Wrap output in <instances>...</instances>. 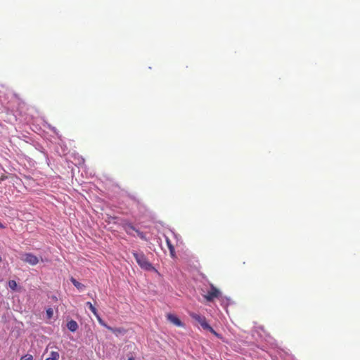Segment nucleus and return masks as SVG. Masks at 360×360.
<instances>
[{"mask_svg": "<svg viewBox=\"0 0 360 360\" xmlns=\"http://www.w3.org/2000/svg\"><path fill=\"white\" fill-rule=\"evenodd\" d=\"M133 256L134 257L137 264L140 266L141 268L148 271L153 269V265L148 260L143 252L138 253L134 252Z\"/></svg>", "mask_w": 360, "mask_h": 360, "instance_id": "1", "label": "nucleus"}, {"mask_svg": "<svg viewBox=\"0 0 360 360\" xmlns=\"http://www.w3.org/2000/svg\"><path fill=\"white\" fill-rule=\"evenodd\" d=\"M221 296V292L210 284V289L207 291V294L204 295L205 299L208 302H212L214 299L219 298Z\"/></svg>", "mask_w": 360, "mask_h": 360, "instance_id": "2", "label": "nucleus"}, {"mask_svg": "<svg viewBox=\"0 0 360 360\" xmlns=\"http://www.w3.org/2000/svg\"><path fill=\"white\" fill-rule=\"evenodd\" d=\"M190 316L196 321L203 329L206 330L208 326H210L208 323L207 322L206 318L203 316H201L200 314H198L196 313L192 312L190 313Z\"/></svg>", "mask_w": 360, "mask_h": 360, "instance_id": "3", "label": "nucleus"}, {"mask_svg": "<svg viewBox=\"0 0 360 360\" xmlns=\"http://www.w3.org/2000/svg\"><path fill=\"white\" fill-rule=\"evenodd\" d=\"M21 259L28 263L30 265L34 266L39 262V259L37 256L32 253H25L22 255Z\"/></svg>", "mask_w": 360, "mask_h": 360, "instance_id": "4", "label": "nucleus"}, {"mask_svg": "<svg viewBox=\"0 0 360 360\" xmlns=\"http://www.w3.org/2000/svg\"><path fill=\"white\" fill-rule=\"evenodd\" d=\"M123 229L129 235L133 236V231H136V228L129 222H124L122 224Z\"/></svg>", "mask_w": 360, "mask_h": 360, "instance_id": "5", "label": "nucleus"}, {"mask_svg": "<svg viewBox=\"0 0 360 360\" xmlns=\"http://www.w3.org/2000/svg\"><path fill=\"white\" fill-rule=\"evenodd\" d=\"M167 319L171 323L174 324L175 326H184V324L180 321V319L177 316H176L175 315L169 314H167Z\"/></svg>", "mask_w": 360, "mask_h": 360, "instance_id": "6", "label": "nucleus"}, {"mask_svg": "<svg viewBox=\"0 0 360 360\" xmlns=\"http://www.w3.org/2000/svg\"><path fill=\"white\" fill-rule=\"evenodd\" d=\"M67 327L71 332H75L78 329V324L75 321L71 320L68 322Z\"/></svg>", "mask_w": 360, "mask_h": 360, "instance_id": "7", "label": "nucleus"}, {"mask_svg": "<svg viewBox=\"0 0 360 360\" xmlns=\"http://www.w3.org/2000/svg\"><path fill=\"white\" fill-rule=\"evenodd\" d=\"M70 281L72 282V283L79 290H82L84 288V285L78 282L75 278H74L73 277H72L70 278Z\"/></svg>", "mask_w": 360, "mask_h": 360, "instance_id": "8", "label": "nucleus"}, {"mask_svg": "<svg viewBox=\"0 0 360 360\" xmlns=\"http://www.w3.org/2000/svg\"><path fill=\"white\" fill-rule=\"evenodd\" d=\"M108 330H109L110 331L112 332L115 334L123 333L125 332L124 328H112L110 326L108 327Z\"/></svg>", "mask_w": 360, "mask_h": 360, "instance_id": "9", "label": "nucleus"}, {"mask_svg": "<svg viewBox=\"0 0 360 360\" xmlns=\"http://www.w3.org/2000/svg\"><path fill=\"white\" fill-rule=\"evenodd\" d=\"M59 356L60 355L58 352L52 351L50 353V356L47 358L46 360H58Z\"/></svg>", "mask_w": 360, "mask_h": 360, "instance_id": "10", "label": "nucleus"}, {"mask_svg": "<svg viewBox=\"0 0 360 360\" xmlns=\"http://www.w3.org/2000/svg\"><path fill=\"white\" fill-rule=\"evenodd\" d=\"M86 305L89 307V308L92 311V313L95 316H97L98 311H97V309H96V307L90 302H87Z\"/></svg>", "mask_w": 360, "mask_h": 360, "instance_id": "11", "label": "nucleus"}, {"mask_svg": "<svg viewBox=\"0 0 360 360\" xmlns=\"http://www.w3.org/2000/svg\"><path fill=\"white\" fill-rule=\"evenodd\" d=\"M8 286L12 290H15V288H17V283H16V281H14V280L9 281H8Z\"/></svg>", "mask_w": 360, "mask_h": 360, "instance_id": "12", "label": "nucleus"}, {"mask_svg": "<svg viewBox=\"0 0 360 360\" xmlns=\"http://www.w3.org/2000/svg\"><path fill=\"white\" fill-rule=\"evenodd\" d=\"M96 317L97 318V320L98 321V323L104 326L105 328H106L108 329V327H109V326H108L103 321V319L100 317V316L98 315V314H97V316H96Z\"/></svg>", "mask_w": 360, "mask_h": 360, "instance_id": "13", "label": "nucleus"}, {"mask_svg": "<svg viewBox=\"0 0 360 360\" xmlns=\"http://www.w3.org/2000/svg\"><path fill=\"white\" fill-rule=\"evenodd\" d=\"M136 233H137L138 236H139L140 238H141V239H142V240H147V238H146V235H145L143 232H141V231H139V230H137V229L136 230Z\"/></svg>", "mask_w": 360, "mask_h": 360, "instance_id": "14", "label": "nucleus"}, {"mask_svg": "<svg viewBox=\"0 0 360 360\" xmlns=\"http://www.w3.org/2000/svg\"><path fill=\"white\" fill-rule=\"evenodd\" d=\"M53 315V311L51 308L46 309V316L48 319H51Z\"/></svg>", "mask_w": 360, "mask_h": 360, "instance_id": "15", "label": "nucleus"}, {"mask_svg": "<svg viewBox=\"0 0 360 360\" xmlns=\"http://www.w3.org/2000/svg\"><path fill=\"white\" fill-rule=\"evenodd\" d=\"M20 360H33V356L31 354H27L22 356Z\"/></svg>", "mask_w": 360, "mask_h": 360, "instance_id": "16", "label": "nucleus"}, {"mask_svg": "<svg viewBox=\"0 0 360 360\" xmlns=\"http://www.w3.org/2000/svg\"><path fill=\"white\" fill-rule=\"evenodd\" d=\"M167 243L168 245V248L170 250L171 254L173 255V252H174V246L171 244V243L168 238H167Z\"/></svg>", "mask_w": 360, "mask_h": 360, "instance_id": "17", "label": "nucleus"}, {"mask_svg": "<svg viewBox=\"0 0 360 360\" xmlns=\"http://www.w3.org/2000/svg\"><path fill=\"white\" fill-rule=\"evenodd\" d=\"M206 330H209L210 333H212L215 336H217L218 338L220 337L219 335L210 326H209L208 328Z\"/></svg>", "mask_w": 360, "mask_h": 360, "instance_id": "18", "label": "nucleus"}, {"mask_svg": "<svg viewBox=\"0 0 360 360\" xmlns=\"http://www.w3.org/2000/svg\"><path fill=\"white\" fill-rule=\"evenodd\" d=\"M0 228L1 229H4L5 226L0 222Z\"/></svg>", "mask_w": 360, "mask_h": 360, "instance_id": "19", "label": "nucleus"}, {"mask_svg": "<svg viewBox=\"0 0 360 360\" xmlns=\"http://www.w3.org/2000/svg\"><path fill=\"white\" fill-rule=\"evenodd\" d=\"M128 360H134V358L133 357L129 358Z\"/></svg>", "mask_w": 360, "mask_h": 360, "instance_id": "20", "label": "nucleus"}, {"mask_svg": "<svg viewBox=\"0 0 360 360\" xmlns=\"http://www.w3.org/2000/svg\"><path fill=\"white\" fill-rule=\"evenodd\" d=\"M2 261V258L0 256V262Z\"/></svg>", "mask_w": 360, "mask_h": 360, "instance_id": "21", "label": "nucleus"}]
</instances>
